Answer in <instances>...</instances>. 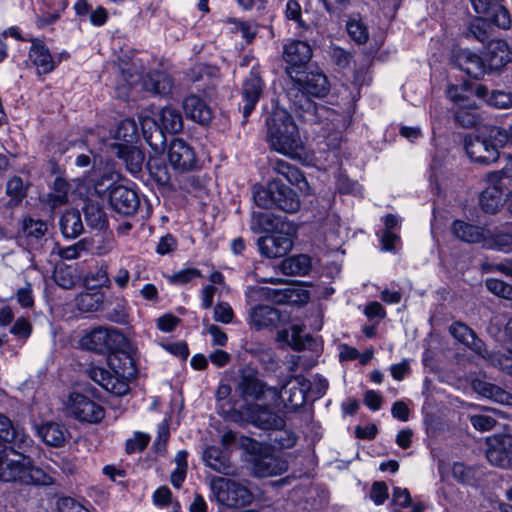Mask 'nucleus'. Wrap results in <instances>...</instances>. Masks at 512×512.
<instances>
[{"label":"nucleus","mask_w":512,"mask_h":512,"mask_svg":"<svg viewBox=\"0 0 512 512\" xmlns=\"http://www.w3.org/2000/svg\"><path fill=\"white\" fill-rule=\"evenodd\" d=\"M291 290H278L268 286H251L245 292L250 306L248 324L256 329H270L285 321V315L273 306L291 297Z\"/></svg>","instance_id":"3"},{"label":"nucleus","mask_w":512,"mask_h":512,"mask_svg":"<svg viewBox=\"0 0 512 512\" xmlns=\"http://www.w3.org/2000/svg\"><path fill=\"white\" fill-rule=\"evenodd\" d=\"M201 276V272L196 268L183 269L169 277V281L175 284H185Z\"/></svg>","instance_id":"60"},{"label":"nucleus","mask_w":512,"mask_h":512,"mask_svg":"<svg viewBox=\"0 0 512 512\" xmlns=\"http://www.w3.org/2000/svg\"><path fill=\"white\" fill-rule=\"evenodd\" d=\"M30 41L31 46L28 58L39 75L52 72L63 59L68 57V53L66 51H62L57 55H52L48 46L40 39L33 38Z\"/></svg>","instance_id":"14"},{"label":"nucleus","mask_w":512,"mask_h":512,"mask_svg":"<svg viewBox=\"0 0 512 512\" xmlns=\"http://www.w3.org/2000/svg\"><path fill=\"white\" fill-rule=\"evenodd\" d=\"M448 98L456 105V120L463 126H473L476 123L477 103L474 96L485 100L489 105L498 109L512 107V93L506 91H493L489 93L485 86L479 85L475 89L466 84L451 85L447 90Z\"/></svg>","instance_id":"4"},{"label":"nucleus","mask_w":512,"mask_h":512,"mask_svg":"<svg viewBox=\"0 0 512 512\" xmlns=\"http://www.w3.org/2000/svg\"><path fill=\"white\" fill-rule=\"evenodd\" d=\"M502 0L496 5L495 9L486 15L487 18L495 25L502 29H508L511 24L510 15L508 10L503 6Z\"/></svg>","instance_id":"52"},{"label":"nucleus","mask_w":512,"mask_h":512,"mask_svg":"<svg viewBox=\"0 0 512 512\" xmlns=\"http://www.w3.org/2000/svg\"><path fill=\"white\" fill-rule=\"evenodd\" d=\"M486 61L490 69H501L512 62V49L501 39L489 42L486 52Z\"/></svg>","instance_id":"26"},{"label":"nucleus","mask_w":512,"mask_h":512,"mask_svg":"<svg viewBox=\"0 0 512 512\" xmlns=\"http://www.w3.org/2000/svg\"><path fill=\"white\" fill-rule=\"evenodd\" d=\"M453 234L462 241L479 243L485 239L484 230L463 221H455L452 225Z\"/></svg>","instance_id":"41"},{"label":"nucleus","mask_w":512,"mask_h":512,"mask_svg":"<svg viewBox=\"0 0 512 512\" xmlns=\"http://www.w3.org/2000/svg\"><path fill=\"white\" fill-rule=\"evenodd\" d=\"M385 230L381 238L382 248L385 251H395L400 244V237L395 232L400 220L396 215L388 214L383 218Z\"/></svg>","instance_id":"37"},{"label":"nucleus","mask_w":512,"mask_h":512,"mask_svg":"<svg viewBox=\"0 0 512 512\" xmlns=\"http://www.w3.org/2000/svg\"><path fill=\"white\" fill-rule=\"evenodd\" d=\"M283 424L277 428L271 439L278 444L280 448H291L296 443V436L292 431L281 429Z\"/></svg>","instance_id":"53"},{"label":"nucleus","mask_w":512,"mask_h":512,"mask_svg":"<svg viewBox=\"0 0 512 512\" xmlns=\"http://www.w3.org/2000/svg\"><path fill=\"white\" fill-rule=\"evenodd\" d=\"M456 61L459 68L473 78H479L485 73V63L483 59L470 50L460 51Z\"/></svg>","instance_id":"32"},{"label":"nucleus","mask_w":512,"mask_h":512,"mask_svg":"<svg viewBox=\"0 0 512 512\" xmlns=\"http://www.w3.org/2000/svg\"><path fill=\"white\" fill-rule=\"evenodd\" d=\"M60 512H85L87 509L72 498H62L58 502Z\"/></svg>","instance_id":"63"},{"label":"nucleus","mask_w":512,"mask_h":512,"mask_svg":"<svg viewBox=\"0 0 512 512\" xmlns=\"http://www.w3.org/2000/svg\"><path fill=\"white\" fill-rule=\"evenodd\" d=\"M287 222L285 219L275 217L268 212H252L250 228L254 233H269L277 229L280 223Z\"/></svg>","instance_id":"36"},{"label":"nucleus","mask_w":512,"mask_h":512,"mask_svg":"<svg viewBox=\"0 0 512 512\" xmlns=\"http://www.w3.org/2000/svg\"><path fill=\"white\" fill-rule=\"evenodd\" d=\"M278 179L268 183L267 187H259L254 190V201L258 207H275V192L278 191Z\"/></svg>","instance_id":"44"},{"label":"nucleus","mask_w":512,"mask_h":512,"mask_svg":"<svg viewBox=\"0 0 512 512\" xmlns=\"http://www.w3.org/2000/svg\"><path fill=\"white\" fill-rule=\"evenodd\" d=\"M349 37L357 44H364L369 38L367 25L360 17H351L346 24Z\"/></svg>","instance_id":"47"},{"label":"nucleus","mask_w":512,"mask_h":512,"mask_svg":"<svg viewBox=\"0 0 512 512\" xmlns=\"http://www.w3.org/2000/svg\"><path fill=\"white\" fill-rule=\"evenodd\" d=\"M203 460L208 467L219 473H227L230 468L225 453L215 446H209L205 449Z\"/></svg>","instance_id":"43"},{"label":"nucleus","mask_w":512,"mask_h":512,"mask_svg":"<svg viewBox=\"0 0 512 512\" xmlns=\"http://www.w3.org/2000/svg\"><path fill=\"white\" fill-rule=\"evenodd\" d=\"M7 194L16 202L20 201L26 193V187L20 177H13L7 183Z\"/></svg>","instance_id":"58"},{"label":"nucleus","mask_w":512,"mask_h":512,"mask_svg":"<svg viewBox=\"0 0 512 512\" xmlns=\"http://www.w3.org/2000/svg\"><path fill=\"white\" fill-rule=\"evenodd\" d=\"M241 445L251 454L252 471L258 477H272L286 472L285 460L274 455L270 447L250 438H241Z\"/></svg>","instance_id":"8"},{"label":"nucleus","mask_w":512,"mask_h":512,"mask_svg":"<svg viewBox=\"0 0 512 512\" xmlns=\"http://www.w3.org/2000/svg\"><path fill=\"white\" fill-rule=\"evenodd\" d=\"M93 164V171L88 177V183L101 199L107 200L111 190L120 185L119 174L108 166L96 167V157H94Z\"/></svg>","instance_id":"18"},{"label":"nucleus","mask_w":512,"mask_h":512,"mask_svg":"<svg viewBox=\"0 0 512 512\" xmlns=\"http://www.w3.org/2000/svg\"><path fill=\"white\" fill-rule=\"evenodd\" d=\"M213 499L222 506H245L252 502L253 495L243 483L224 477H214L210 482Z\"/></svg>","instance_id":"9"},{"label":"nucleus","mask_w":512,"mask_h":512,"mask_svg":"<svg viewBox=\"0 0 512 512\" xmlns=\"http://www.w3.org/2000/svg\"><path fill=\"white\" fill-rule=\"evenodd\" d=\"M486 457L488 461L501 468L512 467V436L496 435L487 439Z\"/></svg>","instance_id":"16"},{"label":"nucleus","mask_w":512,"mask_h":512,"mask_svg":"<svg viewBox=\"0 0 512 512\" xmlns=\"http://www.w3.org/2000/svg\"><path fill=\"white\" fill-rule=\"evenodd\" d=\"M104 302V294L99 289L81 293L75 299L76 307L82 312L99 310Z\"/></svg>","instance_id":"42"},{"label":"nucleus","mask_w":512,"mask_h":512,"mask_svg":"<svg viewBox=\"0 0 512 512\" xmlns=\"http://www.w3.org/2000/svg\"><path fill=\"white\" fill-rule=\"evenodd\" d=\"M323 235L328 248L337 250L344 243L348 230L337 215L331 214L327 216L323 225Z\"/></svg>","instance_id":"24"},{"label":"nucleus","mask_w":512,"mask_h":512,"mask_svg":"<svg viewBox=\"0 0 512 512\" xmlns=\"http://www.w3.org/2000/svg\"><path fill=\"white\" fill-rule=\"evenodd\" d=\"M490 27V23L488 18H475L473 19L468 27V35L474 37L475 39L483 42L488 38V29Z\"/></svg>","instance_id":"51"},{"label":"nucleus","mask_w":512,"mask_h":512,"mask_svg":"<svg viewBox=\"0 0 512 512\" xmlns=\"http://www.w3.org/2000/svg\"><path fill=\"white\" fill-rule=\"evenodd\" d=\"M311 267L309 256L300 254L284 259L280 264V270L285 275H305Z\"/></svg>","instance_id":"40"},{"label":"nucleus","mask_w":512,"mask_h":512,"mask_svg":"<svg viewBox=\"0 0 512 512\" xmlns=\"http://www.w3.org/2000/svg\"><path fill=\"white\" fill-rule=\"evenodd\" d=\"M312 56L310 46L303 41H291L284 47V59L290 65L287 72L291 78L297 71L295 68L305 65Z\"/></svg>","instance_id":"23"},{"label":"nucleus","mask_w":512,"mask_h":512,"mask_svg":"<svg viewBox=\"0 0 512 512\" xmlns=\"http://www.w3.org/2000/svg\"><path fill=\"white\" fill-rule=\"evenodd\" d=\"M239 389L246 402L253 401L243 415L260 428H277L283 420L273 409L283 406L294 410L306 401V393L310 382L304 376H291L278 391L267 387L252 369H244L239 383Z\"/></svg>","instance_id":"1"},{"label":"nucleus","mask_w":512,"mask_h":512,"mask_svg":"<svg viewBox=\"0 0 512 512\" xmlns=\"http://www.w3.org/2000/svg\"><path fill=\"white\" fill-rule=\"evenodd\" d=\"M10 441H16L23 450L33 442L28 435L20 433L8 417L0 414V442Z\"/></svg>","instance_id":"33"},{"label":"nucleus","mask_w":512,"mask_h":512,"mask_svg":"<svg viewBox=\"0 0 512 512\" xmlns=\"http://www.w3.org/2000/svg\"><path fill=\"white\" fill-rule=\"evenodd\" d=\"M68 6L67 0H61V3L59 5V9L55 12H47L43 15H39L36 17V26L40 29L46 27L47 25L53 24L56 22L59 17L60 13L64 11Z\"/></svg>","instance_id":"54"},{"label":"nucleus","mask_w":512,"mask_h":512,"mask_svg":"<svg viewBox=\"0 0 512 512\" xmlns=\"http://www.w3.org/2000/svg\"><path fill=\"white\" fill-rule=\"evenodd\" d=\"M488 186L480 195V205L487 213H495L502 204L504 191L501 174H489Z\"/></svg>","instance_id":"21"},{"label":"nucleus","mask_w":512,"mask_h":512,"mask_svg":"<svg viewBox=\"0 0 512 512\" xmlns=\"http://www.w3.org/2000/svg\"><path fill=\"white\" fill-rule=\"evenodd\" d=\"M54 474L55 473L52 469L45 471L39 467L34 466L31 459L28 458V465L25 467L20 483L45 486L51 485L55 480Z\"/></svg>","instance_id":"34"},{"label":"nucleus","mask_w":512,"mask_h":512,"mask_svg":"<svg viewBox=\"0 0 512 512\" xmlns=\"http://www.w3.org/2000/svg\"><path fill=\"white\" fill-rule=\"evenodd\" d=\"M66 413L82 422L97 423L104 417V409L89 396L72 393L65 404Z\"/></svg>","instance_id":"12"},{"label":"nucleus","mask_w":512,"mask_h":512,"mask_svg":"<svg viewBox=\"0 0 512 512\" xmlns=\"http://www.w3.org/2000/svg\"><path fill=\"white\" fill-rule=\"evenodd\" d=\"M28 458L12 447L0 450V480L21 482L22 474L28 465Z\"/></svg>","instance_id":"15"},{"label":"nucleus","mask_w":512,"mask_h":512,"mask_svg":"<svg viewBox=\"0 0 512 512\" xmlns=\"http://www.w3.org/2000/svg\"><path fill=\"white\" fill-rule=\"evenodd\" d=\"M266 124L268 141L275 151L293 158L300 155L303 143L299 130L285 109L274 108Z\"/></svg>","instance_id":"6"},{"label":"nucleus","mask_w":512,"mask_h":512,"mask_svg":"<svg viewBox=\"0 0 512 512\" xmlns=\"http://www.w3.org/2000/svg\"><path fill=\"white\" fill-rule=\"evenodd\" d=\"M293 88L290 89V97L295 108L303 111L305 120L313 121L321 119L328 110L318 107L310 98L324 97L329 91V83L326 76L318 71L296 72L293 74Z\"/></svg>","instance_id":"5"},{"label":"nucleus","mask_w":512,"mask_h":512,"mask_svg":"<svg viewBox=\"0 0 512 512\" xmlns=\"http://www.w3.org/2000/svg\"><path fill=\"white\" fill-rule=\"evenodd\" d=\"M167 159L170 166L179 172L192 170L196 165L194 149L182 139H174L168 146Z\"/></svg>","instance_id":"17"},{"label":"nucleus","mask_w":512,"mask_h":512,"mask_svg":"<svg viewBox=\"0 0 512 512\" xmlns=\"http://www.w3.org/2000/svg\"><path fill=\"white\" fill-rule=\"evenodd\" d=\"M85 249V245L82 241L75 243L74 245L62 248L58 254L61 258L66 260H73L80 256L81 251Z\"/></svg>","instance_id":"62"},{"label":"nucleus","mask_w":512,"mask_h":512,"mask_svg":"<svg viewBox=\"0 0 512 512\" xmlns=\"http://www.w3.org/2000/svg\"><path fill=\"white\" fill-rule=\"evenodd\" d=\"M233 310L226 302H219L214 308V320L223 324H229L233 320Z\"/></svg>","instance_id":"59"},{"label":"nucleus","mask_w":512,"mask_h":512,"mask_svg":"<svg viewBox=\"0 0 512 512\" xmlns=\"http://www.w3.org/2000/svg\"><path fill=\"white\" fill-rule=\"evenodd\" d=\"M22 231L29 241H37L45 235L47 225L41 220L25 218L22 223Z\"/></svg>","instance_id":"48"},{"label":"nucleus","mask_w":512,"mask_h":512,"mask_svg":"<svg viewBox=\"0 0 512 512\" xmlns=\"http://www.w3.org/2000/svg\"><path fill=\"white\" fill-rule=\"evenodd\" d=\"M109 368L115 373L130 379L134 376L135 367L133 359L126 353L116 352L108 357Z\"/></svg>","instance_id":"39"},{"label":"nucleus","mask_w":512,"mask_h":512,"mask_svg":"<svg viewBox=\"0 0 512 512\" xmlns=\"http://www.w3.org/2000/svg\"><path fill=\"white\" fill-rule=\"evenodd\" d=\"M470 422L476 430L484 432L491 430L495 426L496 419L490 415L477 414L470 416Z\"/></svg>","instance_id":"57"},{"label":"nucleus","mask_w":512,"mask_h":512,"mask_svg":"<svg viewBox=\"0 0 512 512\" xmlns=\"http://www.w3.org/2000/svg\"><path fill=\"white\" fill-rule=\"evenodd\" d=\"M276 171L287 179L288 182L299 185L301 190L304 189V186H308L307 182L302 179V174L297 168L291 167L284 162H279Z\"/></svg>","instance_id":"49"},{"label":"nucleus","mask_w":512,"mask_h":512,"mask_svg":"<svg viewBox=\"0 0 512 512\" xmlns=\"http://www.w3.org/2000/svg\"><path fill=\"white\" fill-rule=\"evenodd\" d=\"M451 471L453 478L461 483L469 484L474 478V470L463 463H454Z\"/></svg>","instance_id":"55"},{"label":"nucleus","mask_w":512,"mask_h":512,"mask_svg":"<svg viewBox=\"0 0 512 512\" xmlns=\"http://www.w3.org/2000/svg\"><path fill=\"white\" fill-rule=\"evenodd\" d=\"M494 241L499 248L512 250V225L503 233L497 234Z\"/></svg>","instance_id":"64"},{"label":"nucleus","mask_w":512,"mask_h":512,"mask_svg":"<svg viewBox=\"0 0 512 512\" xmlns=\"http://www.w3.org/2000/svg\"><path fill=\"white\" fill-rule=\"evenodd\" d=\"M87 223L94 228H103L105 218L103 212L94 205H88L85 209Z\"/></svg>","instance_id":"56"},{"label":"nucleus","mask_w":512,"mask_h":512,"mask_svg":"<svg viewBox=\"0 0 512 512\" xmlns=\"http://www.w3.org/2000/svg\"><path fill=\"white\" fill-rule=\"evenodd\" d=\"M153 115L152 110H145L139 117L143 136L151 148L146 166L158 183L166 184L169 182L170 176L162 159L165 142L164 131L170 133L180 131L183 127L182 116L177 109L170 106L159 111L157 120Z\"/></svg>","instance_id":"2"},{"label":"nucleus","mask_w":512,"mask_h":512,"mask_svg":"<svg viewBox=\"0 0 512 512\" xmlns=\"http://www.w3.org/2000/svg\"><path fill=\"white\" fill-rule=\"evenodd\" d=\"M262 93V82L254 72L244 81L242 87V98L245 102L242 108L244 118H247L254 110Z\"/></svg>","instance_id":"27"},{"label":"nucleus","mask_w":512,"mask_h":512,"mask_svg":"<svg viewBox=\"0 0 512 512\" xmlns=\"http://www.w3.org/2000/svg\"><path fill=\"white\" fill-rule=\"evenodd\" d=\"M465 150L469 158L480 164H489L498 159L496 145L485 139L468 136L465 138Z\"/></svg>","instance_id":"20"},{"label":"nucleus","mask_w":512,"mask_h":512,"mask_svg":"<svg viewBox=\"0 0 512 512\" xmlns=\"http://www.w3.org/2000/svg\"><path fill=\"white\" fill-rule=\"evenodd\" d=\"M113 149H115L116 156L124 162L127 171L133 175L142 171L145 155L135 143L114 147Z\"/></svg>","instance_id":"28"},{"label":"nucleus","mask_w":512,"mask_h":512,"mask_svg":"<svg viewBox=\"0 0 512 512\" xmlns=\"http://www.w3.org/2000/svg\"><path fill=\"white\" fill-rule=\"evenodd\" d=\"M183 108L188 118L202 125L209 123L212 118L210 108L202 99L195 95L185 98Z\"/></svg>","instance_id":"31"},{"label":"nucleus","mask_w":512,"mask_h":512,"mask_svg":"<svg viewBox=\"0 0 512 512\" xmlns=\"http://www.w3.org/2000/svg\"><path fill=\"white\" fill-rule=\"evenodd\" d=\"M53 277L56 284L64 289L72 288L80 278L74 267L65 264L55 267Z\"/></svg>","instance_id":"45"},{"label":"nucleus","mask_w":512,"mask_h":512,"mask_svg":"<svg viewBox=\"0 0 512 512\" xmlns=\"http://www.w3.org/2000/svg\"><path fill=\"white\" fill-rule=\"evenodd\" d=\"M107 201L116 212L123 215L134 213L139 205L136 192L121 183L111 190Z\"/></svg>","instance_id":"22"},{"label":"nucleus","mask_w":512,"mask_h":512,"mask_svg":"<svg viewBox=\"0 0 512 512\" xmlns=\"http://www.w3.org/2000/svg\"><path fill=\"white\" fill-rule=\"evenodd\" d=\"M473 390L480 396L503 405H512V394L508 391L483 380L472 382Z\"/></svg>","instance_id":"30"},{"label":"nucleus","mask_w":512,"mask_h":512,"mask_svg":"<svg viewBox=\"0 0 512 512\" xmlns=\"http://www.w3.org/2000/svg\"><path fill=\"white\" fill-rule=\"evenodd\" d=\"M278 191L275 192V207L287 213H295L300 208V200L296 193L278 180Z\"/></svg>","instance_id":"35"},{"label":"nucleus","mask_w":512,"mask_h":512,"mask_svg":"<svg viewBox=\"0 0 512 512\" xmlns=\"http://www.w3.org/2000/svg\"><path fill=\"white\" fill-rule=\"evenodd\" d=\"M449 330L455 339L481 355L492 365L498 366L508 373H512V359L510 357L487 352L482 341L476 337L475 333L468 326L456 322L450 326Z\"/></svg>","instance_id":"11"},{"label":"nucleus","mask_w":512,"mask_h":512,"mask_svg":"<svg viewBox=\"0 0 512 512\" xmlns=\"http://www.w3.org/2000/svg\"><path fill=\"white\" fill-rule=\"evenodd\" d=\"M138 127L133 119H125L120 121L112 131V139L114 142L109 143L111 148L134 144L138 139Z\"/></svg>","instance_id":"29"},{"label":"nucleus","mask_w":512,"mask_h":512,"mask_svg":"<svg viewBox=\"0 0 512 512\" xmlns=\"http://www.w3.org/2000/svg\"><path fill=\"white\" fill-rule=\"evenodd\" d=\"M277 339L295 350L302 349L305 344L303 328L300 325H292L288 329L279 331Z\"/></svg>","instance_id":"46"},{"label":"nucleus","mask_w":512,"mask_h":512,"mask_svg":"<svg viewBox=\"0 0 512 512\" xmlns=\"http://www.w3.org/2000/svg\"><path fill=\"white\" fill-rule=\"evenodd\" d=\"M35 433L41 441L50 447H62L68 439V431L56 422H44L35 425Z\"/></svg>","instance_id":"25"},{"label":"nucleus","mask_w":512,"mask_h":512,"mask_svg":"<svg viewBox=\"0 0 512 512\" xmlns=\"http://www.w3.org/2000/svg\"><path fill=\"white\" fill-rule=\"evenodd\" d=\"M141 64L138 59H134L131 67H121V75L126 85L121 84L117 87V96L119 98H129L131 90L147 91L153 94L166 95L172 88L171 79L163 72L155 71L143 77Z\"/></svg>","instance_id":"7"},{"label":"nucleus","mask_w":512,"mask_h":512,"mask_svg":"<svg viewBox=\"0 0 512 512\" xmlns=\"http://www.w3.org/2000/svg\"><path fill=\"white\" fill-rule=\"evenodd\" d=\"M296 228L291 222H283L277 229L257 240V246L261 255L267 258L285 256L293 247V237Z\"/></svg>","instance_id":"10"},{"label":"nucleus","mask_w":512,"mask_h":512,"mask_svg":"<svg viewBox=\"0 0 512 512\" xmlns=\"http://www.w3.org/2000/svg\"><path fill=\"white\" fill-rule=\"evenodd\" d=\"M60 229L66 238H76L83 231V223L78 210L66 211L60 219Z\"/></svg>","instance_id":"38"},{"label":"nucleus","mask_w":512,"mask_h":512,"mask_svg":"<svg viewBox=\"0 0 512 512\" xmlns=\"http://www.w3.org/2000/svg\"><path fill=\"white\" fill-rule=\"evenodd\" d=\"M370 497L376 505H381L388 497V488L383 482H375L371 488Z\"/></svg>","instance_id":"61"},{"label":"nucleus","mask_w":512,"mask_h":512,"mask_svg":"<svg viewBox=\"0 0 512 512\" xmlns=\"http://www.w3.org/2000/svg\"><path fill=\"white\" fill-rule=\"evenodd\" d=\"M90 378L100 385L107 392L116 396L125 395L129 391V380L126 377H121L115 374L112 370L108 371L100 367H92L89 370Z\"/></svg>","instance_id":"19"},{"label":"nucleus","mask_w":512,"mask_h":512,"mask_svg":"<svg viewBox=\"0 0 512 512\" xmlns=\"http://www.w3.org/2000/svg\"><path fill=\"white\" fill-rule=\"evenodd\" d=\"M122 335L113 328L97 327L86 331L79 339L82 349L104 353L113 350L120 342Z\"/></svg>","instance_id":"13"},{"label":"nucleus","mask_w":512,"mask_h":512,"mask_svg":"<svg viewBox=\"0 0 512 512\" xmlns=\"http://www.w3.org/2000/svg\"><path fill=\"white\" fill-rule=\"evenodd\" d=\"M485 285L486 288L494 295L507 300H512V285L496 278H488L485 281Z\"/></svg>","instance_id":"50"}]
</instances>
